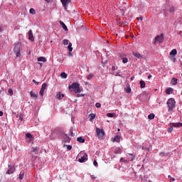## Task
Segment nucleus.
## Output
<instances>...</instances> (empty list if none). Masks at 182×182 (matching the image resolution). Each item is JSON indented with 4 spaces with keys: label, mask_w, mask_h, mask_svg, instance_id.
<instances>
[{
    "label": "nucleus",
    "mask_w": 182,
    "mask_h": 182,
    "mask_svg": "<svg viewBox=\"0 0 182 182\" xmlns=\"http://www.w3.org/2000/svg\"><path fill=\"white\" fill-rule=\"evenodd\" d=\"M70 90L75 92V93H80V84L79 82H73L68 86Z\"/></svg>",
    "instance_id": "obj_1"
},
{
    "label": "nucleus",
    "mask_w": 182,
    "mask_h": 182,
    "mask_svg": "<svg viewBox=\"0 0 182 182\" xmlns=\"http://www.w3.org/2000/svg\"><path fill=\"white\" fill-rule=\"evenodd\" d=\"M166 105L168 107V112H173L174 107H176V100L173 98H170L168 100Z\"/></svg>",
    "instance_id": "obj_2"
},
{
    "label": "nucleus",
    "mask_w": 182,
    "mask_h": 182,
    "mask_svg": "<svg viewBox=\"0 0 182 182\" xmlns=\"http://www.w3.org/2000/svg\"><path fill=\"white\" fill-rule=\"evenodd\" d=\"M14 52L16 53L17 58L21 56V43H18L15 45Z\"/></svg>",
    "instance_id": "obj_3"
},
{
    "label": "nucleus",
    "mask_w": 182,
    "mask_h": 182,
    "mask_svg": "<svg viewBox=\"0 0 182 182\" xmlns=\"http://www.w3.org/2000/svg\"><path fill=\"white\" fill-rule=\"evenodd\" d=\"M163 41H164V36L161 34L155 37L154 44L157 45V43H163Z\"/></svg>",
    "instance_id": "obj_4"
},
{
    "label": "nucleus",
    "mask_w": 182,
    "mask_h": 182,
    "mask_svg": "<svg viewBox=\"0 0 182 182\" xmlns=\"http://www.w3.org/2000/svg\"><path fill=\"white\" fill-rule=\"evenodd\" d=\"M9 169L6 172V174H14L15 173L16 166L14 165L9 164L8 165Z\"/></svg>",
    "instance_id": "obj_5"
},
{
    "label": "nucleus",
    "mask_w": 182,
    "mask_h": 182,
    "mask_svg": "<svg viewBox=\"0 0 182 182\" xmlns=\"http://www.w3.org/2000/svg\"><path fill=\"white\" fill-rule=\"evenodd\" d=\"M46 87H48V84L46 83H43L41 86V88L40 90L39 94L40 96L43 97L44 93H45V90H46Z\"/></svg>",
    "instance_id": "obj_6"
},
{
    "label": "nucleus",
    "mask_w": 182,
    "mask_h": 182,
    "mask_svg": "<svg viewBox=\"0 0 182 182\" xmlns=\"http://www.w3.org/2000/svg\"><path fill=\"white\" fill-rule=\"evenodd\" d=\"M46 87H48V84L46 83H43L41 86V88L40 90L39 94L40 96L43 97L44 93H45V90H46Z\"/></svg>",
    "instance_id": "obj_7"
},
{
    "label": "nucleus",
    "mask_w": 182,
    "mask_h": 182,
    "mask_svg": "<svg viewBox=\"0 0 182 182\" xmlns=\"http://www.w3.org/2000/svg\"><path fill=\"white\" fill-rule=\"evenodd\" d=\"M46 87H48V84L46 83H43L41 86V88L40 90L39 94L40 96L43 97L44 93H45V90H46Z\"/></svg>",
    "instance_id": "obj_8"
},
{
    "label": "nucleus",
    "mask_w": 182,
    "mask_h": 182,
    "mask_svg": "<svg viewBox=\"0 0 182 182\" xmlns=\"http://www.w3.org/2000/svg\"><path fill=\"white\" fill-rule=\"evenodd\" d=\"M60 2L64 7V9L66 11V9H68L69 4H70V0H60Z\"/></svg>",
    "instance_id": "obj_9"
},
{
    "label": "nucleus",
    "mask_w": 182,
    "mask_h": 182,
    "mask_svg": "<svg viewBox=\"0 0 182 182\" xmlns=\"http://www.w3.org/2000/svg\"><path fill=\"white\" fill-rule=\"evenodd\" d=\"M61 139H63V143H70V137H69V136H68V134H63L61 136Z\"/></svg>",
    "instance_id": "obj_10"
},
{
    "label": "nucleus",
    "mask_w": 182,
    "mask_h": 182,
    "mask_svg": "<svg viewBox=\"0 0 182 182\" xmlns=\"http://www.w3.org/2000/svg\"><path fill=\"white\" fill-rule=\"evenodd\" d=\"M79 163H85L87 161V154H85L81 158L78 159Z\"/></svg>",
    "instance_id": "obj_11"
},
{
    "label": "nucleus",
    "mask_w": 182,
    "mask_h": 182,
    "mask_svg": "<svg viewBox=\"0 0 182 182\" xmlns=\"http://www.w3.org/2000/svg\"><path fill=\"white\" fill-rule=\"evenodd\" d=\"M28 35L29 41H31V42H34L35 38L33 37V33L32 32V30H29Z\"/></svg>",
    "instance_id": "obj_12"
},
{
    "label": "nucleus",
    "mask_w": 182,
    "mask_h": 182,
    "mask_svg": "<svg viewBox=\"0 0 182 182\" xmlns=\"http://www.w3.org/2000/svg\"><path fill=\"white\" fill-rule=\"evenodd\" d=\"M112 151L114 154H122V149L120 147H114Z\"/></svg>",
    "instance_id": "obj_13"
},
{
    "label": "nucleus",
    "mask_w": 182,
    "mask_h": 182,
    "mask_svg": "<svg viewBox=\"0 0 182 182\" xmlns=\"http://www.w3.org/2000/svg\"><path fill=\"white\" fill-rule=\"evenodd\" d=\"M97 134L99 136V137H103V136H105V132L103 129L97 128Z\"/></svg>",
    "instance_id": "obj_14"
},
{
    "label": "nucleus",
    "mask_w": 182,
    "mask_h": 182,
    "mask_svg": "<svg viewBox=\"0 0 182 182\" xmlns=\"http://www.w3.org/2000/svg\"><path fill=\"white\" fill-rule=\"evenodd\" d=\"M26 137L28 139V141H32V140H33V136H32L31 133H27Z\"/></svg>",
    "instance_id": "obj_15"
},
{
    "label": "nucleus",
    "mask_w": 182,
    "mask_h": 182,
    "mask_svg": "<svg viewBox=\"0 0 182 182\" xmlns=\"http://www.w3.org/2000/svg\"><path fill=\"white\" fill-rule=\"evenodd\" d=\"M170 125L173 127H182V122L171 123Z\"/></svg>",
    "instance_id": "obj_16"
},
{
    "label": "nucleus",
    "mask_w": 182,
    "mask_h": 182,
    "mask_svg": "<svg viewBox=\"0 0 182 182\" xmlns=\"http://www.w3.org/2000/svg\"><path fill=\"white\" fill-rule=\"evenodd\" d=\"M127 157L129 161H133V160H134V155H133L132 154H128L127 155Z\"/></svg>",
    "instance_id": "obj_17"
},
{
    "label": "nucleus",
    "mask_w": 182,
    "mask_h": 182,
    "mask_svg": "<svg viewBox=\"0 0 182 182\" xmlns=\"http://www.w3.org/2000/svg\"><path fill=\"white\" fill-rule=\"evenodd\" d=\"M30 96L31 97H33L35 100L38 99V94L35 93V92L33 91H31Z\"/></svg>",
    "instance_id": "obj_18"
},
{
    "label": "nucleus",
    "mask_w": 182,
    "mask_h": 182,
    "mask_svg": "<svg viewBox=\"0 0 182 182\" xmlns=\"http://www.w3.org/2000/svg\"><path fill=\"white\" fill-rule=\"evenodd\" d=\"M133 56H134L135 58H137V59H140L141 58H143V56H141V55L139 53H132Z\"/></svg>",
    "instance_id": "obj_19"
},
{
    "label": "nucleus",
    "mask_w": 182,
    "mask_h": 182,
    "mask_svg": "<svg viewBox=\"0 0 182 182\" xmlns=\"http://www.w3.org/2000/svg\"><path fill=\"white\" fill-rule=\"evenodd\" d=\"M77 141H78L79 143H85V140L83 136H80L77 138Z\"/></svg>",
    "instance_id": "obj_20"
},
{
    "label": "nucleus",
    "mask_w": 182,
    "mask_h": 182,
    "mask_svg": "<svg viewBox=\"0 0 182 182\" xmlns=\"http://www.w3.org/2000/svg\"><path fill=\"white\" fill-rule=\"evenodd\" d=\"M159 156L160 157H167L168 156H170V153L161 152Z\"/></svg>",
    "instance_id": "obj_21"
},
{
    "label": "nucleus",
    "mask_w": 182,
    "mask_h": 182,
    "mask_svg": "<svg viewBox=\"0 0 182 182\" xmlns=\"http://www.w3.org/2000/svg\"><path fill=\"white\" fill-rule=\"evenodd\" d=\"M176 55H177V50L176 48L173 49L171 52H170V55L171 56H176Z\"/></svg>",
    "instance_id": "obj_22"
},
{
    "label": "nucleus",
    "mask_w": 182,
    "mask_h": 182,
    "mask_svg": "<svg viewBox=\"0 0 182 182\" xmlns=\"http://www.w3.org/2000/svg\"><path fill=\"white\" fill-rule=\"evenodd\" d=\"M90 120H95V117H96V114L94 113H91L89 114L88 116Z\"/></svg>",
    "instance_id": "obj_23"
},
{
    "label": "nucleus",
    "mask_w": 182,
    "mask_h": 182,
    "mask_svg": "<svg viewBox=\"0 0 182 182\" xmlns=\"http://www.w3.org/2000/svg\"><path fill=\"white\" fill-rule=\"evenodd\" d=\"M139 85H140L141 89H144V87H146V82H144V80H141L139 82Z\"/></svg>",
    "instance_id": "obj_24"
},
{
    "label": "nucleus",
    "mask_w": 182,
    "mask_h": 182,
    "mask_svg": "<svg viewBox=\"0 0 182 182\" xmlns=\"http://www.w3.org/2000/svg\"><path fill=\"white\" fill-rule=\"evenodd\" d=\"M60 24L61 25V26H62L63 29H64V31H68V26H66L65 23H63V21H60Z\"/></svg>",
    "instance_id": "obj_25"
},
{
    "label": "nucleus",
    "mask_w": 182,
    "mask_h": 182,
    "mask_svg": "<svg viewBox=\"0 0 182 182\" xmlns=\"http://www.w3.org/2000/svg\"><path fill=\"white\" fill-rule=\"evenodd\" d=\"M113 75H114V76H119L122 77V71L118 70L117 72H114Z\"/></svg>",
    "instance_id": "obj_26"
},
{
    "label": "nucleus",
    "mask_w": 182,
    "mask_h": 182,
    "mask_svg": "<svg viewBox=\"0 0 182 182\" xmlns=\"http://www.w3.org/2000/svg\"><path fill=\"white\" fill-rule=\"evenodd\" d=\"M38 62H43L45 63V62H46V58L44 57H39L38 58Z\"/></svg>",
    "instance_id": "obj_27"
},
{
    "label": "nucleus",
    "mask_w": 182,
    "mask_h": 182,
    "mask_svg": "<svg viewBox=\"0 0 182 182\" xmlns=\"http://www.w3.org/2000/svg\"><path fill=\"white\" fill-rule=\"evenodd\" d=\"M113 141H117V143H119L120 141V136H115L113 139Z\"/></svg>",
    "instance_id": "obj_28"
},
{
    "label": "nucleus",
    "mask_w": 182,
    "mask_h": 182,
    "mask_svg": "<svg viewBox=\"0 0 182 182\" xmlns=\"http://www.w3.org/2000/svg\"><path fill=\"white\" fill-rule=\"evenodd\" d=\"M23 177H25V172H21L18 176L19 180H23Z\"/></svg>",
    "instance_id": "obj_29"
},
{
    "label": "nucleus",
    "mask_w": 182,
    "mask_h": 182,
    "mask_svg": "<svg viewBox=\"0 0 182 182\" xmlns=\"http://www.w3.org/2000/svg\"><path fill=\"white\" fill-rule=\"evenodd\" d=\"M62 97H65V95L60 94V93L57 94V99L60 100L62 99Z\"/></svg>",
    "instance_id": "obj_30"
},
{
    "label": "nucleus",
    "mask_w": 182,
    "mask_h": 182,
    "mask_svg": "<svg viewBox=\"0 0 182 182\" xmlns=\"http://www.w3.org/2000/svg\"><path fill=\"white\" fill-rule=\"evenodd\" d=\"M60 76H61L62 79H66V77H68V74H66V73L63 72V73H61Z\"/></svg>",
    "instance_id": "obj_31"
},
{
    "label": "nucleus",
    "mask_w": 182,
    "mask_h": 182,
    "mask_svg": "<svg viewBox=\"0 0 182 182\" xmlns=\"http://www.w3.org/2000/svg\"><path fill=\"white\" fill-rule=\"evenodd\" d=\"M119 161L120 163H124V164H127V163H129V161L126 160L124 158H121Z\"/></svg>",
    "instance_id": "obj_32"
},
{
    "label": "nucleus",
    "mask_w": 182,
    "mask_h": 182,
    "mask_svg": "<svg viewBox=\"0 0 182 182\" xmlns=\"http://www.w3.org/2000/svg\"><path fill=\"white\" fill-rule=\"evenodd\" d=\"M68 49L69 52H72V50H73V48H72V43H68Z\"/></svg>",
    "instance_id": "obj_33"
},
{
    "label": "nucleus",
    "mask_w": 182,
    "mask_h": 182,
    "mask_svg": "<svg viewBox=\"0 0 182 182\" xmlns=\"http://www.w3.org/2000/svg\"><path fill=\"white\" fill-rule=\"evenodd\" d=\"M166 93H167V95H170V94L173 93V88H171V87L168 88L166 90Z\"/></svg>",
    "instance_id": "obj_34"
},
{
    "label": "nucleus",
    "mask_w": 182,
    "mask_h": 182,
    "mask_svg": "<svg viewBox=\"0 0 182 182\" xmlns=\"http://www.w3.org/2000/svg\"><path fill=\"white\" fill-rule=\"evenodd\" d=\"M107 117H116V114L114 113H107Z\"/></svg>",
    "instance_id": "obj_35"
},
{
    "label": "nucleus",
    "mask_w": 182,
    "mask_h": 182,
    "mask_svg": "<svg viewBox=\"0 0 182 182\" xmlns=\"http://www.w3.org/2000/svg\"><path fill=\"white\" fill-rule=\"evenodd\" d=\"M155 115L154 114H150L148 115V119H149V120H153V119H154Z\"/></svg>",
    "instance_id": "obj_36"
},
{
    "label": "nucleus",
    "mask_w": 182,
    "mask_h": 182,
    "mask_svg": "<svg viewBox=\"0 0 182 182\" xmlns=\"http://www.w3.org/2000/svg\"><path fill=\"white\" fill-rule=\"evenodd\" d=\"M93 76H95V75L90 73L87 76V80H90V79H92L93 77Z\"/></svg>",
    "instance_id": "obj_37"
},
{
    "label": "nucleus",
    "mask_w": 182,
    "mask_h": 182,
    "mask_svg": "<svg viewBox=\"0 0 182 182\" xmlns=\"http://www.w3.org/2000/svg\"><path fill=\"white\" fill-rule=\"evenodd\" d=\"M63 45H65V46H68V45H69V40H66V39L63 40Z\"/></svg>",
    "instance_id": "obj_38"
},
{
    "label": "nucleus",
    "mask_w": 182,
    "mask_h": 182,
    "mask_svg": "<svg viewBox=\"0 0 182 182\" xmlns=\"http://www.w3.org/2000/svg\"><path fill=\"white\" fill-rule=\"evenodd\" d=\"M177 82H178L177 78H174V77L172 78L173 85H177Z\"/></svg>",
    "instance_id": "obj_39"
},
{
    "label": "nucleus",
    "mask_w": 182,
    "mask_h": 182,
    "mask_svg": "<svg viewBox=\"0 0 182 182\" xmlns=\"http://www.w3.org/2000/svg\"><path fill=\"white\" fill-rule=\"evenodd\" d=\"M29 12L32 15H35V14H36V11L34 10V9H30Z\"/></svg>",
    "instance_id": "obj_40"
},
{
    "label": "nucleus",
    "mask_w": 182,
    "mask_h": 182,
    "mask_svg": "<svg viewBox=\"0 0 182 182\" xmlns=\"http://www.w3.org/2000/svg\"><path fill=\"white\" fill-rule=\"evenodd\" d=\"M95 107H97V109L102 107V104H100V102H97L95 104Z\"/></svg>",
    "instance_id": "obj_41"
},
{
    "label": "nucleus",
    "mask_w": 182,
    "mask_h": 182,
    "mask_svg": "<svg viewBox=\"0 0 182 182\" xmlns=\"http://www.w3.org/2000/svg\"><path fill=\"white\" fill-rule=\"evenodd\" d=\"M127 62H129V59H127V58H122V63H127Z\"/></svg>",
    "instance_id": "obj_42"
},
{
    "label": "nucleus",
    "mask_w": 182,
    "mask_h": 182,
    "mask_svg": "<svg viewBox=\"0 0 182 182\" xmlns=\"http://www.w3.org/2000/svg\"><path fill=\"white\" fill-rule=\"evenodd\" d=\"M126 92H127V93H132V88H130V87H128L126 89Z\"/></svg>",
    "instance_id": "obj_43"
},
{
    "label": "nucleus",
    "mask_w": 182,
    "mask_h": 182,
    "mask_svg": "<svg viewBox=\"0 0 182 182\" xmlns=\"http://www.w3.org/2000/svg\"><path fill=\"white\" fill-rule=\"evenodd\" d=\"M67 146V149L68 150H72V146L71 145H66V144H64V146Z\"/></svg>",
    "instance_id": "obj_44"
},
{
    "label": "nucleus",
    "mask_w": 182,
    "mask_h": 182,
    "mask_svg": "<svg viewBox=\"0 0 182 182\" xmlns=\"http://www.w3.org/2000/svg\"><path fill=\"white\" fill-rule=\"evenodd\" d=\"M31 151H32V153H38V149L32 148Z\"/></svg>",
    "instance_id": "obj_45"
},
{
    "label": "nucleus",
    "mask_w": 182,
    "mask_h": 182,
    "mask_svg": "<svg viewBox=\"0 0 182 182\" xmlns=\"http://www.w3.org/2000/svg\"><path fill=\"white\" fill-rule=\"evenodd\" d=\"M171 126V127L170 128H168V132H169V133H171V132H173V126H171V125H170Z\"/></svg>",
    "instance_id": "obj_46"
},
{
    "label": "nucleus",
    "mask_w": 182,
    "mask_h": 182,
    "mask_svg": "<svg viewBox=\"0 0 182 182\" xmlns=\"http://www.w3.org/2000/svg\"><path fill=\"white\" fill-rule=\"evenodd\" d=\"M9 93L12 96V95H14V90H12V89H9Z\"/></svg>",
    "instance_id": "obj_47"
},
{
    "label": "nucleus",
    "mask_w": 182,
    "mask_h": 182,
    "mask_svg": "<svg viewBox=\"0 0 182 182\" xmlns=\"http://www.w3.org/2000/svg\"><path fill=\"white\" fill-rule=\"evenodd\" d=\"M169 12H171V13H173V12H174V7H171L170 9H169Z\"/></svg>",
    "instance_id": "obj_48"
},
{
    "label": "nucleus",
    "mask_w": 182,
    "mask_h": 182,
    "mask_svg": "<svg viewBox=\"0 0 182 182\" xmlns=\"http://www.w3.org/2000/svg\"><path fill=\"white\" fill-rule=\"evenodd\" d=\"M93 164H94L95 167H97V166H98L97 161L96 160L94 161Z\"/></svg>",
    "instance_id": "obj_49"
},
{
    "label": "nucleus",
    "mask_w": 182,
    "mask_h": 182,
    "mask_svg": "<svg viewBox=\"0 0 182 182\" xmlns=\"http://www.w3.org/2000/svg\"><path fill=\"white\" fill-rule=\"evenodd\" d=\"M83 96H85V95H83V94H77V97H83Z\"/></svg>",
    "instance_id": "obj_50"
},
{
    "label": "nucleus",
    "mask_w": 182,
    "mask_h": 182,
    "mask_svg": "<svg viewBox=\"0 0 182 182\" xmlns=\"http://www.w3.org/2000/svg\"><path fill=\"white\" fill-rule=\"evenodd\" d=\"M33 83H36V85H39L38 82H36V80H33Z\"/></svg>",
    "instance_id": "obj_51"
},
{
    "label": "nucleus",
    "mask_w": 182,
    "mask_h": 182,
    "mask_svg": "<svg viewBox=\"0 0 182 182\" xmlns=\"http://www.w3.org/2000/svg\"><path fill=\"white\" fill-rule=\"evenodd\" d=\"M116 156L113 154V153H111V159H114Z\"/></svg>",
    "instance_id": "obj_52"
},
{
    "label": "nucleus",
    "mask_w": 182,
    "mask_h": 182,
    "mask_svg": "<svg viewBox=\"0 0 182 182\" xmlns=\"http://www.w3.org/2000/svg\"><path fill=\"white\" fill-rule=\"evenodd\" d=\"M91 178H92V180H95V178H96V177H95L94 175H91Z\"/></svg>",
    "instance_id": "obj_53"
},
{
    "label": "nucleus",
    "mask_w": 182,
    "mask_h": 182,
    "mask_svg": "<svg viewBox=\"0 0 182 182\" xmlns=\"http://www.w3.org/2000/svg\"><path fill=\"white\" fill-rule=\"evenodd\" d=\"M112 70H116V67L114 65L112 67Z\"/></svg>",
    "instance_id": "obj_54"
},
{
    "label": "nucleus",
    "mask_w": 182,
    "mask_h": 182,
    "mask_svg": "<svg viewBox=\"0 0 182 182\" xmlns=\"http://www.w3.org/2000/svg\"><path fill=\"white\" fill-rule=\"evenodd\" d=\"M138 21H143V17L137 18Z\"/></svg>",
    "instance_id": "obj_55"
},
{
    "label": "nucleus",
    "mask_w": 182,
    "mask_h": 182,
    "mask_svg": "<svg viewBox=\"0 0 182 182\" xmlns=\"http://www.w3.org/2000/svg\"><path fill=\"white\" fill-rule=\"evenodd\" d=\"M0 116H4V112L0 111Z\"/></svg>",
    "instance_id": "obj_56"
},
{
    "label": "nucleus",
    "mask_w": 182,
    "mask_h": 182,
    "mask_svg": "<svg viewBox=\"0 0 182 182\" xmlns=\"http://www.w3.org/2000/svg\"><path fill=\"white\" fill-rule=\"evenodd\" d=\"M171 181H176V178H171Z\"/></svg>",
    "instance_id": "obj_57"
},
{
    "label": "nucleus",
    "mask_w": 182,
    "mask_h": 182,
    "mask_svg": "<svg viewBox=\"0 0 182 182\" xmlns=\"http://www.w3.org/2000/svg\"><path fill=\"white\" fill-rule=\"evenodd\" d=\"M0 33H2V26H0Z\"/></svg>",
    "instance_id": "obj_58"
},
{
    "label": "nucleus",
    "mask_w": 182,
    "mask_h": 182,
    "mask_svg": "<svg viewBox=\"0 0 182 182\" xmlns=\"http://www.w3.org/2000/svg\"><path fill=\"white\" fill-rule=\"evenodd\" d=\"M151 77H152V75H149L148 76V79H151Z\"/></svg>",
    "instance_id": "obj_59"
},
{
    "label": "nucleus",
    "mask_w": 182,
    "mask_h": 182,
    "mask_svg": "<svg viewBox=\"0 0 182 182\" xmlns=\"http://www.w3.org/2000/svg\"><path fill=\"white\" fill-rule=\"evenodd\" d=\"M46 2H50V1H52V0H46Z\"/></svg>",
    "instance_id": "obj_60"
},
{
    "label": "nucleus",
    "mask_w": 182,
    "mask_h": 182,
    "mask_svg": "<svg viewBox=\"0 0 182 182\" xmlns=\"http://www.w3.org/2000/svg\"><path fill=\"white\" fill-rule=\"evenodd\" d=\"M133 79H134V77H131V80H133Z\"/></svg>",
    "instance_id": "obj_61"
},
{
    "label": "nucleus",
    "mask_w": 182,
    "mask_h": 182,
    "mask_svg": "<svg viewBox=\"0 0 182 182\" xmlns=\"http://www.w3.org/2000/svg\"><path fill=\"white\" fill-rule=\"evenodd\" d=\"M39 63V65H40L41 66H42L43 64H42L41 63Z\"/></svg>",
    "instance_id": "obj_62"
},
{
    "label": "nucleus",
    "mask_w": 182,
    "mask_h": 182,
    "mask_svg": "<svg viewBox=\"0 0 182 182\" xmlns=\"http://www.w3.org/2000/svg\"><path fill=\"white\" fill-rule=\"evenodd\" d=\"M168 178H171V176L169 175V176H168Z\"/></svg>",
    "instance_id": "obj_63"
},
{
    "label": "nucleus",
    "mask_w": 182,
    "mask_h": 182,
    "mask_svg": "<svg viewBox=\"0 0 182 182\" xmlns=\"http://www.w3.org/2000/svg\"><path fill=\"white\" fill-rule=\"evenodd\" d=\"M118 132H120V129H118Z\"/></svg>",
    "instance_id": "obj_64"
}]
</instances>
